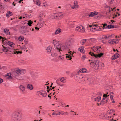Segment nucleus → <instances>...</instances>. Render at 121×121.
Segmentation results:
<instances>
[{
    "instance_id": "nucleus-35",
    "label": "nucleus",
    "mask_w": 121,
    "mask_h": 121,
    "mask_svg": "<svg viewBox=\"0 0 121 121\" xmlns=\"http://www.w3.org/2000/svg\"><path fill=\"white\" fill-rule=\"evenodd\" d=\"M3 51L6 52H7L9 51L8 49L6 47L5 48L4 46L3 47V48L2 49Z\"/></svg>"
},
{
    "instance_id": "nucleus-43",
    "label": "nucleus",
    "mask_w": 121,
    "mask_h": 121,
    "mask_svg": "<svg viewBox=\"0 0 121 121\" xmlns=\"http://www.w3.org/2000/svg\"><path fill=\"white\" fill-rule=\"evenodd\" d=\"M80 76H81L79 75H76L75 78L76 80H78L80 79Z\"/></svg>"
},
{
    "instance_id": "nucleus-14",
    "label": "nucleus",
    "mask_w": 121,
    "mask_h": 121,
    "mask_svg": "<svg viewBox=\"0 0 121 121\" xmlns=\"http://www.w3.org/2000/svg\"><path fill=\"white\" fill-rule=\"evenodd\" d=\"M27 87L28 89H30V90H32L33 88L32 85L30 84H28L27 85Z\"/></svg>"
},
{
    "instance_id": "nucleus-6",
    "label": "nucleus",
    "mask_w": 121,
    "mask_h": 121,
    "mask_svg": "<svg viewBox=\"0 0 121 121\" xmlns=\"http://www.w3.org/2000/svg\"><path fill=\"white\" fill-rule=\"evenodd\" d=\"M92 49L94 52H95L98 53L97 54L102 53H99L102 50L101 47H99L97 46H95L92 48Z\"/></svg>"
},
{
    "instance_id": "nucleus-23",
    "label": "nucleus",
    "mask_w": 121,
    "mask_h": 121,
    "mask_svg": "<svg viewBox=\"0 0 121 121\" xmlns=\"http://www.w3.org/2000/svg\"><path fill=\"white\" fill-rule=\"evenodd\" d=\"M78 50L81 53H84V49L83 47H81L79 48H78Z\"/></svg>"
},
{
    "instance_id": "nucleus-21",
    "label": "nucleus",
    "mask_w": 121,
    "mask_h": 121,
    "mask_svg": "<svg viewBox=\"0 0 121 121\" xmlns=\"http://www.w3.org/2000/svg\"><path fill=\"white\" fill-rule=\"evenodd\" d=\"M12 12L10 11H8L6 14V16L7 17H9L10 16H12Z\"/></svg>"
},
{
    "instance_id": "nucleus-1",
    "label": "nucleus",
    "mask_w": 121,
    "mask_h": 121,
    "mask_svg": "<svg viewBox=\"0 0 121 121\" xmlns=\"http://www.w3.org/2000/svg\"><path fill=\"white\" fill-rule=\"evenodd\" d=\"M25 72V70L24 69H16L12 72V76L18 80H22L23 78L20 75L23 74Z\"/></svg>"
},
{
    "instance_id": "nucleus-27",
    "label": "nucleus",
    "mask_w": 121,
    "mask_h": 121,
    "mask_svg": "<svg viewBox=\"0 0 121 121\" xmlns=\"http://www.w3.org/2000/svg\"><path fill=\"white\" fill-rule=\"evenodd\" d=\"M61 31V30L60 29H57L55 32V34L56 35L59 33Z\"/></svg>"
},
{
    "instance_id": "nucleus-28",
    "label": "nucleus",
    "mask_w": 121,
    "mask_h": 121,
    "mask_svg": "<svg viewBox=\"0 0 121 121\" xmlns=\"http://www.w3.org/2000/svg\"><path fill=\"white\" fill-rule=\"evenodd\" d=\"M18 39L19 41H22L24 39V38L23 36H21L19 37Z\"/></svg>"
},
{
    "instance_id": "nucleus-61",
    "label": "nucleus",
    "mask_w": 121,
    "mask_h": 121,
    "mask_svg": "<svg viewBox=\"0 0 121 121\" xmlns=\"http://www.w3.org/2000/svg\"><path fill=\"white\" fill-rule=\"evenodd\" d=\"M59 57H60V59L61 60H62L63 59V57L62 56H59Z\"/></svg>"
},
{
    "instance_id": "nucleus-58",
    "label": "nucleus",
    "mask_w": 121,
    "mask_h": 121,
    "mask_svg": "<svg viewBox=\"0 0 121 121\" xmlns=\"http://www.w3.org/2000/svg\"><path fill=\"white\" fill-rule=\"evenodd\" d=\"M58 79L56 80V83H57L58 85H60V83L58 82Z\"/></svg>"
},
{
    "instance_id": "nucleus-48",
    "label": "nucleus",
    "mask_w": 121,
    "mask_h": 121,
    "mask_svg": "<svg viewBox=\"0 0 121 121\" xmlns=\"http://www.w3.org/2000/svg\"><path fill=\"white\" fill-rule=\"evenodd\" d=\"M20 48L21 50H23L25 49V46H21L20 47Z\"/></svg>"
},
{
    "instance_id": "nucleus-60",
    "label": "nucleus",
    "mask_w": 121,
    "mask_h": 121,
    "mask_svg": "<svg viewBox=\"0 0 121 121\" xmlns=\"http://www.w3.org/2000/svg\"><path fill=\"white\" fill-rule=\"evenodd\" d=\"M3 82V80L2 79L0 78V83H2Z\"/></svg>"
},
{
    "instance_id": "nucleus-37",
    "label": "nucleus",
    "mask_w": 121,
    "mask_h": 121,
    "mask_svg": "<svg viewBox=\"0 0 121 121\" xmlns=\"http://www.w3.org/2000/svg\"><path fill=\"white\" fill-rule=\"evenodd\" d=\"M14 53V54H21L22 53V52L20 51H15Z\"/></svg>"
},
{
    "instance_id": "nucleus-26",
    "label": "nucleus",
    "mask_w": 121,
    "mask_h": 121,
    "mask_svg": "<svg viewBox=\"0 0 121 121\" xmlns=\"http://www.w3.org/2000/svg\"><path fill=\"white\" fill-rule=\"evenodd\" d=\"M28 32H27L24 29L23 30H22V33L26 35H30Z\"/></svg>"
},
{
    "instance_id": "nucleus-49",
    "label": "nucleus",
    "mask_w": 121,
    "mask_h": 121,
    "mask_svg": "<svg viewBox=\"0 0 121 121\" xmlns=\"http://www.w3.org/2000/svg\"><path fill=\"white\" fill-rule=\"evenodd\" d=\"M86 69H84L82 68L81 70V71H82V72L83 73H86Z\"/></svg>"
},
{
    "instance_id": "nucleus-46",
    "label": "nucleus",
    "mask_w": 121,
    "mask_h": 121,
    "mask_svg": "<svg viewBox=\"0 0 121 121\" xmlns=\"http://www.w3.org/2000/svg\"><path fill=\"white\" fill-rule=\"evenodd\" d=\"M112 35H106V39H107L108 38H112Z\"/></svg>"
},
{
    "instance_id": "nucleus-33",
    "label": "nucleus",
    "mask_w": 121,
    "mask_h": 121,
    "mask_svg": "<svg viewBox=\"0 0 121 121\" xmlns=\"http://www.w3.org/2000/svg\"><path fill=\"white\" fill-rule=\"evenodd\" d=\"M66 58L67 59H68L69 60H71L72 58L71 57V56L69 54H66Z\"/></svg>"
},
{
    "instance_id": "nucleus-20",
    "label": "nucleus",
    "mask_w": 121,
    "mask_h": 121,
    "mask_svg": "<svg viewBox=\"0 0 121 121\" xmlns=\"http://www.w3.org/2000/svg\"><path fill=\"white\" fill-rule=\"evenodd\" d=\"M11 73H7L5 77L7 79H10L12 78V76H11Z\"/></svg>"
},
{
    "instance_id": "nucleus-45",
    "label": "nucleus",
    "mask_w": 121,
    "mask_h": 121,
    "mask_svg": "<svg viewBox=\"0 0 121 121\" xmlns=\"http://www.w3.org/2000/svg\"><path fill=\"white\" fill-rule=\"evenodd\" d=\"M42 91H38L37 92L38 95H42Z\"/></svg>"
},
{
    "instance_id": "nucleus-24",
    "label": "nucleus",
    "mask_w": 121,
    "mask_h": 121,
    "mask_svg": "<svg viewBox=\"0 0 121 121\" xmlns=\"http://www.w3.org/2000/svg\"><path fill=\"white\" fill-rule=\"evenodd\" d=\"M42 96L43 97H46L47 95V93L45 91H42Z\"/></svg>"
},
{
    "instance_id": "nucleus-25",
    "label": "nucleus",
    "mask_w": 121,
    "mask_h": 121,
    "mask_svg": "<svg viewBox=\"0 0 121 121\" xmlns=\"http://www.w3.org/2000/svg\"><path fill=\"white\" fill-rule=\"evenodd\" d=\"M57 55V53H55V51H54L53 52H52L51 55L53 57L56 56Z\"/></svg>"
},
{
    "instance_id": "nucleus-54",
    "label": "nucleus",
    "mask_w": 121,
    "mask_h": 121,
    "mask_svg": "<svg viewBox=\"0 0 121 121\" xmlns=\"http://www.w3.org/2000/svg\"><path fill=\"white\" fill-rule=\"evenodd\" d=\"M103 98L102 100H103L105 99V98L104 97L106 98V94H104V95H103Z\"/></svg>"
},
{
    "instance_id": "nucleus-64",
    "label": "nucleus",
    "mask_w": 121,
    "mask_h": 121,
    "mask_svg": "<svg viewBox=\"0 0 121 121\" xmlns=\"http://www.w3.org/2000/svg\"><path fill=\"white\" fill-rule=\"evenodd\" d=\"M114 9H112L111 8V9H109V12H111V10L113 11L114 10Z\"/></svg>"
},
{
    "instance_id": "nucleus-34",
    "label": "nucleus",
    "mask_w": 121,
    "mask_h": 121,
    "mask_svg": "<svg viewBox=\"0 0 121 121\" xmlns=\"http://www.w3.org/2000/svg\"><path fill=\"white\" fill-rule=\"evenodd\" d=\"M7 44L11 47H12V45L13 44V43L12 42H10L9 41L8 42Z\"/></svg>"
},
{
    "instance_id": "nucleus-55",
    "label": "nucleus",
    "mask_w": 121,
    "mask_h": 121,
    "mask_svg": "<svg viewBox=\"0 0 121 121\" xmlns=\"http://www.w3.org/2000/svg\"><path fill=\"white\" fill-rule=\"evenodd\" d=\"M111 22H112V24L114 25V23H115V22H116V21H114V20H111Z\"/></svg>"
},
{
    "instance_id": "nucleus-4",
    "label": "nucleus",
    "mask_w": 121,
    "mask_h": 121,
    "mask_svg": "<svg viewBox=\"0 0 121 121\" xmlns=\"http://www.w3.org/2000/svg\"><path fill=\"white\" fill-rule=\"evenodd\" d=\"M53 43L54 46L55 48L56 49V51L58 52V53H61V48L62 46V44L59 43L58 41L55 39L53 41Z\"/></svg>"
},
{
    "instance_id": "nucleus-50",
    "label": "nucleus",
    "mask_w": 121,
    "mask_h": 121,
    "mask_svg": "<svg viewBox=\"0 0 121 121\" xmlns=\"http://www.w3.org/2000/svg\"><path fill=\"white\" fill-rule=\"evenodd\" d=\"M60 17H61L62 16L63 14V13L62 12L58 13Z\"/></svg>"
},
{
    "instance_id": "nucleus-19",
    "label": "nucleus",
    "mask_w": 121,
    "mask_h": 121,
    "mask_svg": "<svg viewBox=\"0 0 121 121\" xmlns=\"http://www.w3.org/2000/svg\"><path fill=\"white\" fill-rule=\"evenodd\" d=\"M106 121H114V120L111 116H108Z\"/></svg>"
},
{
    "instance_id": "nucleus-62",
    "label": "nucleus",
    "mask_w": 121,
    "mask_h": 121,
    "mask_svg": "<svg viewBox=\"0 0 121 121\" xmlns=\"http://www.w3.org/2000/svg\"><path fill=\"white\" fill-rule=\"evenodd\" d=\"M47 5V4L45 3H43V5L44 6H46Z\"/></svg>"
},
{
    "instance_id": "nucleus-42",
    "label": "nucleus",
    "mask_w": 121,
    "mask_h": 121,
    "mask_svg": "<svg viewBox=\"0 0 121 121\" xmlns=\"http://www.w3.org/2000/svg\"><path fill=\"white\" fill-rule=\"evenodd\" d=\"M78 5H74L72 6L71 7V8L73 9H74L77 8L78 7Z\"/></svg>"
},
{
    "instance_id": "nucleus-3",
    "label": "nucleus",
    "mask_w": 121,
    "mask_h": 121,
    "mask_svg": "<svg viewBox=\"0 0 121 121\" xmlns=\"http://www.w3.org/2000/svg\"><path fill=\"white\" fill-rule=\"evenodd\" d=\"M21 113L19 112H13L11 116L13 121H19L21 119Z\"/></svg>"
},
{
    "instance_id": "nucleus-12",
    "label": "nucleus",
    "mask_w": 121,
    "mask_h": 121,
    "mask_svg": "<svg viewBox=\"0 0 121 121\" xmlns=\"http://www.w3.org/2000/svg\"><path fill=\"white\" fill-rule=\"evenodd\" d=\"M120 55L117 53H116L114 54L112 57V60H115L117 58L119 57Z\"/></svg>"
},
{
    "instance_id": "nucleus-57",
    "label": "nucleus",
    "mask_w": 121,
    "mask_h": 121,
    "mask_svg": "<svg viewBox=\"0 0 121 121\" xmlns=\"http://www.w3.org/2000/svg\"><path fill=\"white\" fill-rule=\"evenodd\" d=\"M86 58V56L85 55L83 56L82 57V59L84 60Z\"/></svg>"
},
{
    "instance_id": "nucleus-29",
    "label": "nucleus",
    "mask_w": 121,
    "mask_h": 121,
    "mask_svg": "<svg viewBox=\"0 0 121 121\" xmlns=\"http://www.w3.org/2000/svg\"><path fill=\"white\" fill-rule=\"evenodd\" d=\"M60 80L61 82L65 83V79L64 77H62L60 79Z\"/></svg>"
},
{
    "instance_id": "nucleus-52",
    "label": "nucleus",
    "mask_w": 121,
    "mask_h": 121,
    "mask_svg": "<svg viewBox=\"0 0 121 121\" xmlns=\"http://www.w3.org/2000/svg\"><path fill=\"white\" fill-rule=\"evenodd\" d=\"M69 54L70 55L71 57H72V56L73 55V53L71 52L70 51L69 53Z\"/></svg>"
},
{
    "instance_id": "nucleus-22",
    "label": "nucleus",
    "mask_w": 121,
    "mask_h": 121,
    "mask_svg": "<svg viewBox=\"0 0 121 121\" xmlns=\"http://www.w3.org/2000/svg\"><path fill=\"white\" fill-rule=\"evenodd\" d=\"M19 88L20 90L22 92L24 91L25 89V87L22 85H20Z\"/></svg>"
},
{
    "instance_id": "nucleus-53",
    "label": "nucleus",
    "mask_w": 121,
    "mask_h": 121,
    "mask_svg": "<svg viewBox=\"0 0 121 121\" xmlns=\"http://www.w3.org/2000/svg\"><path fill=\"white\" fill-rule=\"evenodd\" d=\"M59 113V115H64V113H62L61 112H58Z\"/></svg>"
},
{
    "instance_id": "nucleus-51",
    "label": "nucleus",
    "mask_w": 121,
    "mask_h": 121,
    "mask_svg": "<svg viewBox=\"0 0 121 121\" xmlns=\"http://www.w3.org/2000/svg\"><path fill=\"white\" fill-rule=\"evenodd\" d=\"M104 104V102L103 100H102L101 102L100 103V105H103Z\"/></svg>"
},
{
    "instance_id": "nucleus-56",
    "label": "nucleus",
    "mask_w": 121,
    "mask_h": 121,
    "mask_svg": "<svg viewBox=\"0 0 121 121\" xmlns=\"http://www.w3.org/2000/svg\"><path fill=\"white\" fill-rule=\"evenodd\" d=\"M108 43H110L111 44H112V40H110L108 41Z\"/></svg>"
},
{
    "instance_id": "nucleus-31",
    "label": "nucleus",
    "mask_w": 121,
    "mask_h": 121,
    "mask_svg": "<svg viewBox=\"0 0 121 121\" xmlns=\"http://www.w3.org/2000/svg\"><path fill=\"white\" fill-rule=\"evenodd\" d=\"M111 94H113V93L112 92H111L110 93V98L111 99L112 102L113 103H114L115 102V101L113 99V96H112V95Z\"/></svg>"
},
{
    "instance_id": "nucleus-8",
    "label": "nucleus",
    "mask_w": 121,
    "mask_h": 121,
    "mask_svg": "<svg viewBox=\"0 0 121 121\" xmlns=\"http://www.w3.org/2000/svg\"><path fill=\"white\" fill-rule=\"evenodd\" d=\"M106 26V23H105L104 24V25H103V26H98V25H93L92 27V28L93 29H94V30L96 28H95V27L96 28H99L100 29H106V27H105V26Z\"/></svg>"
},
{
    "instance_id": "nucleus-11",
    "label": "nucleus",
    "mask_w": 121,
    "mask_h": 121,
    "mask_svg": "<svg viewBox=\"0 0 121 121\" xmlns=\"http://www.w3.org/2000/svg\"><path fill=\"white\" fill-rule=\"evenodd\" d=\"M117 25H113L111 24L107 26V27L108 29L113 28H116L117 27Z\"/></svg>"
},
{
    "instance_id": "nucleus-9",
    "label": "nucleus",
    "mask_w": 121,
    "mask_h": 121,
    "mask_svg": "<svg viewBox=\"0 0 121 121\" xmlns=\"http://www.w3.org/2000/svg\"><path fill=\"white\" fill-rule=\"evenodd\" d=\"M99 39L101 41L102 43H105L106 40V35H103L100 36L99 38Z\"/></svg>"
},
{
    "instance_id": "nucleus-15",
    "label": "nucleus",
    "mask_w": 121,
    "mask_h": 121,
    "mask_svg": "<svg viewBox=\"0 0 121 121\" xmlns=\"http://www.w3.org/2000/svg\"><path fill=\"white\" fill-rule=\"evenodd\" d=\"M105 113H102L99 115L100 117L102 119H105L106 118Z\"/></svg>"
},
{
    "instance_id": "nucleus-59",
    "label": "nucleus",
    "mask_w": 121,
    "mask_h": 121,
    "mask_svg": "<svg viewBox=\"0 0 121 121\" xmlns=\"http://www.w3.org/2000/svg\"><path fill=\"white\" fill-rule=\"evenodd\" d=\"M113 1L112 0H109V3L110 4H112V2Z\"/></svg>"
},
{
    "instance_id": "nucleus-63",
    "label": "nucleus",
    "mask_w": 121,
    "mask_h": 121,
    "mask_svg": "<svg viewBox=\"0 0 121 121\" xmlns=\"http://www.w3.org/2000/svg\"><path fill=\"white\" fill-rule=\"evenodd\" d=\"M64 84H60V85L59 86H64Z\"/></svg>"
},
{
    "instance_id": "nucleus-32",
    "label": "nucleus",
    "mask_w": 121,
    "mask_h": 121,
    "mask_svg": "<svg viewBox=\"0 0 121 121\" xmlns=\"http://www.w3.org/2000/svg\"><path fill=\"white\" fill-rule=\"evenodd\" d=\"M86 42V39H83L81 40L80 41V43L82 45H83L84 43H85Z\"/></svg>"
},
{
    "instance_id": "nucleus-17",
    "label": "nucleus",
    "mask_w": 121,
    "mask_h": 121,
    "mask_svg": "<svg viewBox=\"0 0 121 121\" xmlns=\"http://www.w3.org/2000/svg\"><path fill=\"white\" fill-rule=\"evenodd\" d=\"M4 32L5 34L7 35H9L10 34L9 31V29H4Z\"/></svg>"
},
{
    "instance_id": "nucleus-41",
    "label": "nucleus",
    "mask_w": 121,
    "mask_h": 121,
    "mask_svg": "<svg viewBox=\"0 0 121 121\" xmlns=\"http://www.w3.org/2000/svg\"><path fill=\"white\" fill-rule=\"evenodd\" d=\"M52 115H59V113H58V111H55L53 113H52Z\"/></svg>"
},
{
    "instance_id": "nucleus-44",
    "label": "nucleus",
    "mask_w": 121,
    "mask_h": 121,
    "mask_svg": "<svg viewBox=\"0 0 121 121\" xmlns=\"http://www.w3.org/2000/svg\"><path fill=\"white\" fill-rule=\"evenodd\" d=\"M111 111L110 110H108L107 112V114H109L110 116L112 114V112H111Z\"/></svg>"
},
{
    "instance_id": "nucleus-38",
    "label": "nucleus",
    "mask_w": 121,
    "mask_h": 121,
    "mask_svg": "<svg viewBox=\"0 0 121 121\" xmlns=\"http://www.w3.org/2000/svg\"><path fill=\"white\" fill-rule=\"evenodd\" d=\"M40 2V0H37L36 2V4L37 5L39 6L41 4Z\"/></svg>"
},
{
    "instance_id": "nucleus-13",
    "label": "nucleus",
    "mask_w": 121,
    "mask_h": 121,
    "mask_svg": "<svg viewBox=\"0 0 121 121\" xmlns=\"http://www.w3.org/2000/svg\"><path fill=\"white\" fill-rule=\"evenodd\" d=\"M23 30H25L27 31V32H29L31 30L30 28H27V26H23L22 28Z\"/></svg>"
},
{
    "instance_id": "nucleus-16",
    "label": "nucleus",
    "mask_w": 121,
    "mask_h": 121,
    "mask_svg": "<svg viewBox=\"0 0 121 121\" xmlns=\"http://www.w3.org/2000/svg\"><path fill=\"white\" fill-rule=\"evenodd\" d=\"M112 44H116L118 43L119 41V39H112Z\"/></svg>"
},
{
    "instance_id": "nucleus-40",
    "label": "nucleus",
    "mask_w": 121,
    "mask_h": 121,
    "mask_svg": "<svg viewBox=\"0 0 121 121\" xmlns=\"http://www.w3.org/2000/svg\"><path fill=\"white\" fill-rule=\"evenodd\" d=\"M75 22H72L71 23H70V24L71 25L70 26L72 28H73L74 27V25L75 24Z\"/></svg>"
},
{
    "instance_id": "nucleus-30",
    "label": "nucleus",
    "mask_w": 121,
    "mask_h": 121,
    "mask_svg": "<svg viewBox=\"0 0 121 121\" xmlns=\"http://www.w3.org/2000/svg\"><path fill=\"white\" fill-rule=\"evenodd\" d=\"M101 98L100 96H98L95 98V100L96 101L99 102L101 99Z\"/></svg>"
},
{
    "instance_id": "nucleus-5",
    "label": "nucleus",
    "mask_w": 121,
    "mask_h": 121,
    "mask_svg": "<svg viewBox=\"0 0 121 121\" xmlns=\"http://www.w3.org/2000/svg\"><path fill=\"white\" fill-rule=\"evenodd\" d=\"M71 44V41L70 40L67 41L65 43V46L62 44V46H61V52H62V51L65 49H69Z\"/></svg>"
},
{
    "instance_id": "nucleus-39",
    "label": "nucleus",
    "mask_w": 121,
    "mask_h": 121,
    "mask_svg": "<svg viewBox=\"0 0 121 121\" xmlns=\"http://www.w3.org/2000/svg\"><path fill=\"white\" fill-rule=\"evenodd\" d=\"M0 39L2 41V42H4V41H6V40L5 38H4V37L3 38V37L1 36H0Z\"/></svg>"
},
{
    "instance_id": "nucleus-10",
    "label": "nucleus",
    "mask_w": 121,
    "mask_h": 121,
    "mask_svg": "<svg viewBox=\"0 0 121 121\" xmlns=\"http://www.w3.org/2000/svg\"><path fill=\"white\" fill-rule=\"evenodd\" d=\"M98 14V12L95 11L92 12H90L89 14V16L90 17H92L93 16H96Z\"/></svg>"
},
{
    "instance_id": "nucleus-18",
    "label": "nucleus",
    "mask_w": 121,
    "mask_h": 121,
    "mask_svg": "<svg viewBox=\"0 0 121 121\" xmlns=\"http://www.w3.org/2000/svg\"><path fill=\"white\" fill-rule=\"evenodd\" d=\"M52 48L50 46H48L46 49V52L48 53H50L51 51Z\"/></svg>"
},
{
    "instance_id": "nucleus-47",
    "label": "nucleus",
    "mask_w": 121,
    "mask_h": 121,
    "mask_svg": "<svg viewBox=\"0 0 121 121\" xmlns=\"http://www.w3.org/2000/svg\"><path fill=\"white\" fill-rule=\"evenodd\" d=\"M58 13L54 15L55 17L56 18L57 17H60Z\"/></svg>"
},
{
    "instance_id": "nucleus-7",
    "label": "nucleus",
    "mask_w": 121,
    "mask_h": 121,
    "mask_svg": "<svg viewBox=\"0 0 121 121\" xmlns=\"http://www.w3.org/2000/svg\"><path fill=\"white\" fill-rule=\"evenodd\" d=\"M76 31L81 32H83L85 31V30L83 26H80L77 27L75 29Z\"/></svg>"
},
{
    "instance_id": "nucleus-36",
    "label": "nucleus",
    "mask_w": 121,
    "mask_h": 121,
    "mask_svg": "<svg viewBox=\"0 0 121 121\" xmlns=\"http://www.w3.org/2000/svg\"><path fill=\"white\" fill-rule=\"evenodd\" d=\"M32 23V21H31V20H29L27 24L28 25H29V26H30Z\"/></svg>"
},
{
    "instance_id": "nucleus-2",
    "label": "nucleus",
    "mask_w": 121,
    "mask_h": 121,
    "mask_svg": "<svg viewBox=\"0 0 121 121\" xmlns=\"http://www.w3.org/2000/svg\"><path fill=\"white\" fill-rule=\"evenodd\" d=\"M93 57V59L94 60V61H92L90 63V64L91 63H94L98 67L99 66V61L98 59L99 58L101 57L103 54V53H101L98 54H95L94 53L91 52L89 53Z\"/></svg>"
}]
</instances>
